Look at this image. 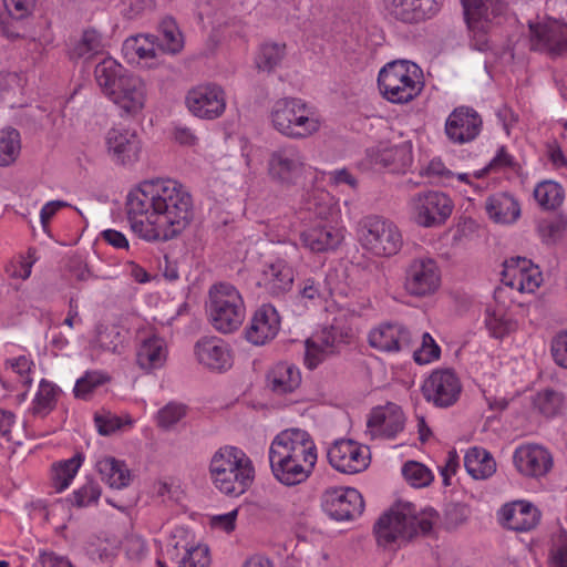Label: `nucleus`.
<instances>
[{"instance_id": "1", "label": "nucleus", "mask_w": 567, "mask_h": 567, "mask_svg": "<svg viewBox=\"0 0 567 567\" xmlns=\"http://www.w3.org/2000/svg\"><path fill=\"white\" fill-rule=\"evenodd\" d=\"M317 462L316 445L302 430L292 429L278 434L269 449V463L274 476L284 485L305 482Z\"/></svg>"}, {"instance_id": "2", "label": "nucleus", "mask_w": 567, "mask_h": 567, "mask_svg": "<svg viewBox=\"0 0 567 567\" xmlns=\"http://www.w3.org/2000/svg\"><path fill=\"white\" fill-rule=\"evenodd\" d=\"M134 192L156 203L157 208L164 210V215L159 217L164 223V240L177 237L193 219L192 197L182 190V185L176 181L162 178L144 181Z\"/></svg>"}, {"instance_id": "3", "label": "nucleus", "mask_w": 567, "mask_h": 567, "mask_svg": "<svg viewBox=\"0 0 567 567\" xmlns=\"http://www.w3.org/2000/svg\"><path fill=\"white\" fill-rule=\"evenodd\" d=\"M426 518H419L415 506L409 502H398L384 512L373 526L377 543L383 548L400 547L413 539L419 532L426 535L432 530V517L436 511L430 509Z\"/></svg>"}, {"instance_id": "4", "label": "nucleus", "mask_w": 567, "mask_h": 567, "mask_svg": "<svg viewBox=\"0 0 567 567\" xmlns=\"http://www.w3.org/2000/svg\"><path fill=\"white\" fill-rule=\"evenodd\" d=\"M215 486L224 494L239 496L252 484L255 468L249 457L234 446L219 449L210 461Z\"/></svg>"}, {"instance_id": "5", "label": "nucleus", "mask_w": 567, "mask_h": 567, "mask_svg": "<svg viewBox=\"0 0 567 567\" xmlns=\"http://www.w3.org/2000/svg\"><path fill=\"white\" fill-rule=\"evenodd\" d=\"M416 64L410 61H393L381 69L378 85L382 95L391 103L404 104L415 99L423 84L415 80Z\"/></svg>"}, {"instance_id": "6", "label": "nucleus", "mask_w": 567, "mask_h": 567, "mask_svg": "<svg viewBox=\"0 0 567 567\" xmlns=\"http://www.w3.org/2000/svg\"><path fill=\"white\" fill-rule=\"evenodd\" d=\"M208 312L216 330L230 333L240 327L245 318L241 296L229 284L214 285L209 290Z\"/></svg>"}, {"instance_id": "7", "label": "nucleus", "mask_w": 567, "mask_h": 567, "mask_svg": "<svg viewBox=\"0 0 567 567\" xmlns=\"http://www.w3.org/2000/svg\"><path fill=\"white\" fill-rule=\"evenodd\" d=\"M270 117L275 130L290 138L308 137L320 127L319 122L309 116L307 104L295 97L276 101Z\"/></svg>"}, {"instance_id": "8", "label": "nucleus", "mask_w": 567, "mask_h": 567, "mask_svg": "<svg viewBox=\"0 0 567 567\" xmlns=\"http://www.w3.org/2000/svg\"><path fill=\"white\" fill-rule=\"evenodd\" d=\"M360 241L373 255L390 257L401 249L402 236L392 221L380 216H369L362 221Z\"/></svg>"}, {"instance_id": "9", "label": "nucleus", "mask_w": 567, "mask_h": 567, "mask_svg": "<svg viewBox=\"0 0 567 567\" xmlns=\"http://www.w3.org/2000/svg\"><path fill=\"white\" fill-rule=\"evenodd\" d=\"M305 157L293 144H286L274 150L268 158V174L275 182L290 186L302 174Z\"/></svg>"}, {"instance_id": "10", "label": "nucleus", "mask_w": 567, "mask_h": 567, "mask_svg": "<svg viewBox=\"0 0 567 567\" xmlns=\"http://www.w3.org/2000/svg\"><path fill=\"white\" fill-rule=\"evenodd\" d=\"M440 282L439 267L432 259H415L406 268L404 288L411 296H430L439 289Z\"/></svg>"}, {"instance_id": "11", "label": "nucleus", "mask_w": 567, "mask_h": 567, "mask_svg": "<svg viewBox=\"0 0 567 567\" xmlns=\"http://www.w3.org/2000/svg\"><path fill=\"white\" fill-rule=\"evenodd\" d=\"M415 221L423 227H435L445 223L452 213V202L443 193L427 192L413 199Z\"/></svg>"}, {"instance_id": "12", "label": "nucleus", "mask_w": 567, "mask_h": 567, "mask_svg": "<svg viewBox=\"0 0 567 567\" xmlns=\"http://www.w3.org/2000/svg\"><path fill=\"white\" fill-rule=\"evenodd\" d=\"M367 449L352 440H339L328 451L330 465L344 474H355L364 471L369 465Z\"/></svg>"}, {"instance_id": "13", "label": "nucleus", "mask_w": 567, "mask_h": 567, "mask_svg": "<svg viewBox=\"0 0 567 567\" xmlns=\"http://www.w3.org/2000/svg\"><path fill=\"white\" fill-rule=\"evenodd\" d=\"M461 384L455 373L450 370L434 371L422 386V393L427 401L436 406L446 408L454 404L460 395Z\"/></svg>"}, {"instance_id": "14", "label": "nucleus", "mask_w": 567, "mask_h": 567, "mask_svg": "<svg viewBox=\"0 0 567 567\" xmlns=\"http://www.w3.org/2000/svg\"><path fill=\"white\" fill-rule=\"evenodd\" d=\"M186 104L197 117L216 118L225 110L224 91L217 85H199L187 93Z\"/></svg>"}, {"instance_id": "15", "label": "nucleus", "mask_w": 567, "mask_h": 567, "mask_svg": "<svg viewBox=\"0 0 567 567\" xmlns=\"http://www.w3.org/2000/svg\"><path fill=\"white\" fill-rule=\"evenodd\" d=\"M322 507L332 519L349 520L362 513L364 502L355 488L332 489L326 492Z\"/></svg>"}, {"instance_id": "16", "label": "nucleus", "mask_w": 567, "mask_h": 567, "mask_svg": "<svg viewBox=\"0 0 567 567\" xmlns=\"http://www.w3.org/2000/svg\"><path fill=\"white\" fill-rule=\"evenodd\" d=\"M533 50L546 51L553 56L567 52V25L556 21L529 23Z\"/></svg>"}, {"instance_id": "17", "label": "nucleus", "mask_w": 567, "mask_h": 567, "mask_svg": "<svg viewBox=\"0 0 567 567\" xmlns=\"http://www.w3.org/2000/svg\"><path fill=\"white\" fill-rule=\"evenodd\" d=\"M483 125L481 115L470 106L453 110L445 123L449 138L455 143H467L478 136Z\"/></svg>"}, {"instance_id": "18", "label": "nucleus", "mask_w": 567, "mask_h": 567, "mask_svg": "<svg viewBox=\"0 0 567 567\" xmlns=\"http://www.w3.org/2000/svg\"><path fill=\"white\" fill-rule=\"evenodd\" d=\"M464 18L471 30L486 33L489 23L501 18L507 10L504 0H462Z\"/></svg>"}, {"instance_id": "19", "label": "nucleus", "mask_w": 567, "mask_h": 567, "mask_svg": "<svg viewBox=\"0 0 567 567\" xmlns=\"http://www.w3.org/2000/svg\"><path fill=\"white\" fill-rule=\"evenodd\" d=\"M106 144L109 154L120 165H131L140 158L142 145L135 131L112 128Z\"/></svg>"}, {"instance_id": "20", "label": "nucleus", "mask_w": 567, "mask_h": 567, "mask_svg": "<svg viewBox=\"0 0 567 567\" xmlns=\"http://www.w3.org/2000/svg\"><path fill=\"white\" fill-rule=\"evenodd\" d=\"M280 320L276 309L270 305H264L256 310L246 328V339L255 344L262 346L274 339L279 331Z\"/></svg>"}, {"instance_id": "21", "label": "nucleus", "mask_w": 567, "mask_h": 567, "mask_svg": "<svg viewBox=\"0 0 567 567\" xmlns=\"http://www.w3.org/2000/svg\"><path fill=\"white\" fill-rule=\"evenodd\" d=\"M404 414L400 406L389 403L372 410L368 427L374 436L393 439L404 427Z\"/></svg>"}, {"instance_id": "22", "label": "nucleus", "mask_w": 567, "mask_h": 567, "mask_svg": "<svg viewBox=\"0 0 567 567\" xmlns=\"http://www.w3.org/2000/svg\"><path fill=\"white\" fill-rule=\"evenodd\" d=\"M389 13L404 23H420L439 11L435 0H385Z\"/></svg>"}, {"instance_id": "23", "label": "nucleus", "mask_w": 567, "mask_h": 567, "mask_svg": "<svg viewBox=\"0 0 567 567\" xmlns=\"http://www.w3.org/2000/svg\"><path fill=\"white\" fill-rule=\"evenodd\" d=\"M145 95L146 91L143 80L130 73V75L124 79L121 87L110 100L117 104L126 114L134 115L144 107Z\"/></svg>"}, {"instance_id": "24", "label": "nucleus", "mask_w": 567, "mask_h": 567, "mask_svg": "<svg viewBox=\"0 0 567 567\" xmlns=\"http://www.w3.org/2000/svg\"><path fill=\"white\" fill-rule=\"evenodd\" d=\"M514 462L520 473L535 477L545 475L553 465L548 451L537 445L516 450Z\"/></svg>"}, {"instance_id": "25", "label": "nucleus", "mask_w": 567, "mask_h": 567, "mask_svg": "<svg viewBox=\"0 0 567 567\" xmlns=\"http://www.w3.org/2000/svg\"><path fill=\"white\" fill-rule=\"evenodd\" d=\"M504 525L515 532H528L537 526L539 511L530 503L517 501L502 508Z\"/></svg>"}, {"instance_id": "26", "label": "nucleus", "mask_w": 567, "mask_h": 567, "mask_svg": "<svg viewBox=\"0 0 567 567\" xmlns=\"http://www.w3.org/2000/svg\"><path fill=\"white\" fill-rule=\"evenodd\" d=\"M195 354L199 363L213 370H223L230 365V354L218 338H202L195 344Z\"/></svg>"}, {"instance_id": "27", "label": "nucleus", "mask_w": 567, "mask_h": 567, "mask_svg": "<svg viewBox=\"0 0 567 567\" xmlns=\"http://www.w3.org/2000/svg\"><path fill=\"white\" fill-rule=\"evenodd\" d=\"M502 282L511 288H518L519 290H533L538 287V282L534 279L533 275L528 274L532 261L525 257H513L506 259L503 264Z\"/></svg>"}, {"instance_id": "28", "label": "nucleus", "mask_w": 567, "mask_h": 567, "mask_svg": "<svg viewBox=\"0 0 567 567\" xmlns=\"http://www.w3.org/2000/svg\"><path fill=\"white\" fill-rule=\"evenodd\" d=\"M342 239L341 230L329 225H317L300 234L302 245L313 252L336 249Z\"/></svg>"}, {"instance_id": "29", "label": "nucleus", "mask_w": 567, "mask_h": 567, "mask_svg": "<svg viewBox=\"0 0 567 567\" xmlns=\"http://www.w3.org/2000/svg\"><path fill=\"white\" fill-rule=\"evenodd\" d=\"M130 71L113 58H105L94 69L95 80L103 93L110 99L123 84Z\"/></svg>"}, {"instance_id": "30", "label": "nucleus", "mask_w": 567, "mask_h": 567, "mask_svg": "<svg viewBox=\"0 0 567 567\" xmlns=\"http://www.w3.org/2000/svg\"><path fill=\"white\" fill-rule=\"evenodd\" d=\"M293 282V270L284 261L278 260L264 270L260 286L272 296H280L290 290Z\"/></svg>"}, {"instance_id": "31", "label": "nucleus", "mask_w": 567, "mask_h": 567, "mask_svg": "<svg viewBox=\"0 0 567 567\" xmlns=\"http://www.w3.org/2000/svg\"><path fill=\"white\" fill-rule=\"evenodd\" d=\"M371 163L383 167H393L394 171L404 168L411 161V151L406 144L400 146L379 145L369 150Z\"/></svg>"}, {"instance_id": "32", "label": "nucleus", "mask_w": 567, "mask_h": 567, "mask_svg": "<svg viewBox=\"0 0 567 567\" xmlns=\"http://www.w3.org/2000/svg\"><path fill=\"white\" fill-rule=\"evenodd\" d=\"M270 389L278 394L293 392L301 383L299 369L288 362H279L268 373Z\"/></svg>"}, {"instance_id": "33", "label": "nucleus", "mask_w": 567, "mask_h": 567, "mask_svg": "<svg viewBox=\"0 0 567 567\" xmlns=\"http://www.w3.org/2000/svg\"><path fill=\"white\" fill-rule=\"evenodd\" d=\"M486 212L496 223H513L518 218L520 208L512 195L501 193L487 198Z\"/></svg>"}, {"instance_id": "34", "label": "nucleus", "mask_w": 567, "mask_h": 567, "mask_svg": "<svg viewBox=\"0 0 567 567\" xmlns=\"http://www.w3.org/2000/svg\"><path fill=\"white\" fill-rule=\"evenodd\" d=\"M126 210L128 219H134L137 216L145 215L146 220L150 226H158L164 228V223L162 215H164V210L162 208H157V204L152 200L144 198L138 193L132 190L126 200Z\"/></svg>"}, {"instance_id": "35", "label": "nucleus", "mask_w": 567, "mask_h": 567, "mask_svg": "<svg viewBox=\"0 0 567 567\" xmlns=\"http://www.w3.org/2000/svg\"><path fill=\"white\" fill-rule=\"evenodd\" d=\"M464 466L467 473L478 480L492 476L496 471V463L492 455L483 449L472 447L464 456Z\"/></svg>"}, {"instance_id": "36", "label": "nucleus", "mask_w": 567, "mask_h": 567, "mask_svg": "<svg viewBox=\"0 0 567 567\" xmlns=\"http://www.w3.org/2000/svg\"><path fill=\"white\" fill-rule=\"evenodd\" d=\"M165 359L164 341L157 337L144 340L137 351V363L144 370L162 367Z\"/></svg>"}, {"instance_id": "37", "label": "nucleus", "mask_w": 567, "mask_h": 567, "mask_svg": "<svg viewBox=\"0 0 567 567\" xmlns=\"http://www.w3.org/2000/svg\"><path fill=\"white\" fill-rule=\"evenodd\" d=\"M96 466L102 478L111 487L123 488L130 484L131 474L123 462H120L114 457H105L104 460L99 461Z\"/></svg>"}, {"instance_id": "38", "label": "nucleus", "mask_w": 567, "mask_h": 567, "mask_svg": "<svg viewBox=\"0 0 567 567\" xmlns=\"http://www.w3.org/2000/svg\"><path fill=\"white\" fill-rule=\"evenodd\" d=\"M23 79L14 72L0 74V100L8 107L22 106Z\"/></svg>"}, {"instance_id": "39", "label": "nucleus", "mask_w": 567, "mask_h": 567, "mask_svg": "<svg viewBox=\"0 0 567 567\" xmlns=\"http://www.w3.org/2000/svg\"><path fill=\"white\" fill-rule=\"evenodd\" d=\"M158 37L159 40H155V42L159 51L175 54L182 50V34L173 18L168 17L162 20Z\"/></svg>"}, {"instance_id": "40", "label": "nucleus", "mask_w": 567, "mask_h": 567, "mask_svg": "<svg viewBox=\"0 0 567 567\" xmlns=\"http://www.w3.org/2000/svg\"><path fill=\"white\" fill-rule=\"evenodd\" d=\"M102 49L100 33L94 29L83 31L81 39L78 40L69 51L71 60L89 59L99 53Z\"/></svg>"}, {"instance_id": "41", "label": "nucleus", "mask_w": 567, "mask_h": 567, "mask_svg": "<svg viewBox=\"0 0 567 567\" xmlns=\"http://www.w3.org/2000/svg\"><path fill=\"white\" fill-rule=\"evenodd\" d=\"M21 151L20 133L12 127L0 131V166L13 164Z\"/></svg>"}, {"instance_id": "42", "label": "nucleus", "mask_w": 567, "mask_h": 567, "mask_svg": "<svg viewBox=\"0 0 567 567\" xmlns=\"http://www.w3.org/2000/svg\"><path fill=\"white\" fill-rule=\"evenodd\" d=\"M83 455L78 453L72 458L61 461L53 465L52 481L56 492H62L70 485L81 465Z\"/></svg>"}, {"instance_id": "43", "label": "nucleus", "mask_w": 567, "mask_h": 567, "mask_svg": "<svg viewBox=\"0 0 567 567\" xmlns=\"http://www.w3.org/2000/svg\"><path fill=\"white\" fill-rule=\"evenodd\" d=\"M60 389L47 380L40 382L39 391L33 401L31 412L33 415L44 416L49 414L56 405V395Z\"/></svg>"}, {"instance_id": "44", "label": "nucleus", "mask_w": 567, "mask_h": 567, "mask_svg": "<svg viewBox=\"0 0 567 567\" xmlns=\"http://www.w3.org/2000/svg\"><path fill=\"white\" fill-rule=\"evenodd\" d=\"M534 197L543 208L555 209L563 203L564 192L558 183L545 181L536 186Z\"/></svg>"}, {"instance_id": "45", "label": "nucleus", "mask_w": 567, "mask_h": 567, "mask_svg": "<svg viewBox=\"0 0 567 567\" xmlns=\"http://www.w3.org/2000/svg\"><path fill=\"white\" fill-rule=\"evenodd\" d=\"M563 394L553 389L539 391L533 398L534 408L546 417L557 415L563 408Z\"/></svg>"}, {"instance_id": "46", "label": "nucleus", "mask_w": 567, "mask_h": 567, "mask_svg": "<svg viewBox=\"0 0 567 567\" xmlns=\"http://www.w3.org/2000/svg\"><path fill=\"white\" fill-rule=\"evenodd\" d=\"M398 327L384 324L369 333V344L380 351L398 352V339H395Z\"/></svg>"}, {"instance_id": "47", "label": "nucleus", "mask_w": 567, "mask_h": 567, "mask_svg": "<svg viewBox=\"0 0 567 567\" xmlns=\"http://www.w3.org/2000/svg\"><path fill=\"white\" fill-rule=\"evenodd\" d=\"M285 44L271 43L261 45L258 56L256 58V65L258 70L270 73L278 66L285 56Z\"/></svg>"}, {"instance_id": "48", "label": "nucleus", "mask_w": 567, "mask_h": 567, "mask_svg": "<svg viewBox=\"0 0 567 567\" xmlns=\"http://www.w3.org/2000/svg\"><path fill=\"white\" fill-rule=\"evenodd\" d=\"M124 336L122 334L121 328L115 324L96 326V341L99 346L107 351L120 352V348L123 347Z\"/></svg>"}, {"instance_id": "49", "label": "nucleus", "mask_w": 567, "mask_h": 567, "mask_svg": "<svg viewBox=\"0 0 567 567\" xmlns=\"http://www.w3.org/2000/svg\"><path fill=\"white\" fill-rule=\"evenodd\" d=\"M155 40H159V37L155 34H140L127 39L125 48L133 50L141 59H154L157 56L156 51L158 50Z\"/></svg>"}, {"instance_id": "50", "label": "nucleus", "mask_w": 567, "mask_h": 567, "mask_svg": "<svg viewBox=\"0 0 567 567\" xmlns=\"http://www.w3.org/2000/svg\"><path fill=\"white\" fill-rule=\"evenodd\" d=\"M404 478L414 487L427 486L432 480L431 471L416 461H409L402 467Z\"/></svg>"}, {"instance_id": "51", "label": "nucleus", "mask_w": 567, "mask_h": 567, "mask_svg": "<svg viewBox=\"0 0 567 567\" xmlns=\"http://www.w3.org/2000/svg\"><path fill=\"white\" fill-rule=\"evenodd\" d=\"M109 378L99 372H86L84 377L80 378L74 386V395L78 399L86 400L95 388L104 384Z\"/></svg>"}, {"instance_id": "52", "label": "nucleus", "mask_w": 567, "mask_h": 567, "mask_svg": "<svg viewBox=\"0 0 567 567\" xmlns=\"http://www.w3.org/2000/svg\"><path fill=\"white\" fill-rule=\"evenodd\" d=\"M441 349L429 332L423 333L422 344L413 351V359L419 364L430 363L434 359H439Z\"/></svg>"}, {"instance_id": "53", "label": "nucleus", "mask_w": 567, "mask_h": 567, "mask_svg": "<svg viewBox=\"0 0 567 567\" xmlns=\"http://www.w3.org/2000/svg\"><path fill=\"white\" fill-rule=\"evenodd\" d=\"M567 221L563 217L544 219L538 224V233L547 243H555L566 229Z\"/></svg>"}, {"instance_id": "54", "label": "nucleus", "mask_w": 567, "mask_h": 567, "mask_svg": "<svg viewBox=\"0 0 567 567\" xmlns=\"http://www.w3.org/2000/svg\"><path fill=\"white\" fill-rule=\"evenodd\" d=\"M185 406L171 402L161 409L157 413V423L163 429H169L185 415Z\"/></svg>"}, {"instance_id": "55", "label": "nucleus", "mask_w": 567, "mask_h": 567, "mask_svg": "<svg viewBox=\"0 0 567 567\" xmlns=\"http://www.w3.org/2000/svg\"><path fill=\"white\" fill-rule=\"evenodd\" d=\"M101 496L100 486L90 481L81 488L74 492L72 504L76 507H84L92 503H96Z\"/></svg>"}, {"instance_id": "56", "label": "nucleus", "mask_w": 567, "mask_h": 567, "mask_svg": "<svg viewBox=\"0 0 567 567\" xmlns=\"http://www.w3.org/2000/svg\"><path fill=\"white\" fill-rule=\"evenodd\" d=\"M210 558L206 546H197L186 550L178 567H209Z\"/></svg>"}, {"instance_id": "57", "label": "nucleus", "mask_w": 567, "mask_h": 567, "mask_svg": "<svg viewBox=\"0 0 567 567\" xmlns=\"http://www.w3.org/2000/svg\"><path fill=\"white\" fill-rule=\"evenodd\" d=\"M8 14L16 20H22L31 14L35 0H3Z\"/></svg>"}, {"instance_id": "58", "label": "nucleus", "mask_w": 567, "mask_h": 567, "mask_svg": "<svg viewBox=\"0 0 567 567\" xmlns=\"http://www.w3.org/2000/svg\"><path fill=\"white\" fill-rule=\"evenodd\" d=\"M550 350L554 361L567 369V331H560L554 337Z\"/></svg>"}, {"instance_id": "59", "label": "nucleus", "mask_w": 567, "mask_h": 567, "mask_svg": "<svg viewBox=\"0 0 567 567\" xmlns=\"http://www.w3.org/2000/svg\"><path fill=\"white\" fill-rule=\"evenodd\" d=\"M94 421L97 427V432L104 436L111 435L116 430L122 427L121 419L111 413L95 414Z\"/></svg>"}, {"instance_id": "60", "label": "nucleus", "mask_w": 567, "mask_h": 567, "mask_svg": "<svg viewBox=\"0 0 567 567\" xmlns=\"http://www.w3.org/2000/svg\"><path fill=\"white\" fill-rule=\"evenodd\" d=\"M326 355L328 353H326V349L311 340L306 341L305 363L310 370L316 369L324 360Z\"/></svg>"}, {"instance_id": "61", "label": "nucleus", "mask_w": 567, "mask_h": 567, "mask_svg": "<svg viewBox=\"0 0 567 567\" xmlns=\"http://www.w3.org/2000/svg\"><path fill=\"white\" fill-rule=\"evenodd\" d=\"M498 167H511L513 169L517 167V164L514 162L513 157L506 152L504 146L499 148L497 155L491 161V163L484 169L476 173L475 176L477 178H481L491 169H495Z\"/></svg>"}, {"instance_id": "62", "label": "nucleus", "mask_w": 567, "mask_h": 567, "mask_svg": "<svg viewBox=\"0 0 567 567\" xmlns=\"http://www.w3.org/2000/svg\"><path fill=\"white\" fill-rule=\"evenodd\" d=\"M131 227L133 231L138 233L142 238L146 240H158L163 239L164 228L158 226H151L150 228H146L145 233L144 230V223L143 220H137L136 218L130 219Z\"/></svg>"}, {"instance_id": "63", "label": "nucleus", "mask_w": 567, "mask_h": 567, "mask_svg": "<svg viewBox=\"0 0 567 567\" xmlns=\"http://www.w3.org/2000/svg\"><path fill=\"white\" fill-rule=\"evenodd\" d=\"M237 509H234L227 514L224 515H217L213 516L210 519V524L214 527H220L227 533H230L236 527V517H237Z\"/></svg>"}, {"instance_id": "64", "label": "nucleus", "mask_w": 567, "mask_h": 567, "mask_svg": "<svg viewBox=\"0 0 567 567\" xmlns=\"http://www.w3.org/2000/svg\"><path fill=\"white\" fill-rule=\"evenodd\" d=\"M101 237L114 248H128V240L121 231L106 229L101 233Z\"/></svg>"}]
</instances>
